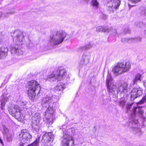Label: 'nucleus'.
Masks as SVG:
<instances>
[{
	"instance_id": "f257e3e1",
	"label": "nucleus",
	"mask_w": 146,
	"mask_h": 146,
	"mask_svg": "<svg viewBox=\"0 0 146 146\" xmlns=\"http://www.w3.org/2000/svg\"><path fill=\"white\" fill-rule=\"evenodd\" d=\"M130 89L128 87V84L126 82L121 84L118 88L113 84H111L110 86H108L109 92L114 98H117L119 93L125 94L129 91Z\"/></svg>"
},
{
	"instance_id": "f03ea898",
	"label": "nucleus",
	"mask_w": 146,
	"mask_h": 146,
	"mask_svg": "<svg viewBox=\"0 0 146 146\" xmlns=\"http://www.w3.org/2000/svg\"><path fill=\"white\" fill-rule=\"evenodd\" d=\"M26 87L29 98L31 100H33L36 94H38L40 92L39 84L36 81L33 80L28 82Z\"/></svg>"
},
{
	"instance_id": "7ed1b4c3",
	"label": "nucleus",
	"mask_w": 146,
	"mask_h": 146,
	"mask_svg": "<svg viewBox=\"0 0 146 146\" xmlns=\"http://www.w3.org/2000/svg\"><path fill=\"white\" fill-rule=\"evenodd\" d=\"M131 67L129 62L118 63L113 68L112 72L115 75L117 76L128 71Z\"/></svg>"
},
{
	"instance_id": "20e7f679",
	"label": "nucleus",
	"mask_w": 146,
	"mask_h": 146,
	"mask_svg": "<svg viewBox=\"0 0 146 146\" xmlns=\"http://www.w3.org/2000/svg\"><path fill=\"white\" fill-rule=\"evenodd\" d=\"M67 72L64 69L55 70L48 76L46 80L52 81L57 80L58 81L63 80L66 77Z\"/></svg>"
},
{
	"instance_id": "39448f33",
	"label": "nucleus",
	"mask_w": 146,
	"mask_h": 146,
	"mask_svg": "<svg viewBox=\"0 0 146 146\" xmlns=\"http://www.w3.org/2000/svg\"><path fill=\"white\" fill-rule=\"evenodd\" d=\"M66 36V34L62 31H57L56 34L52 36L50 42L54 44H59L64 40Z\"/></svg>"
},
{
	"instance_id": "423d86ee",
	"label": "nucleus",
	"mask_w": 146,
	"mask_h": 146,
	"mask_svg": "<svg viewBox=\"0 0 146 146\" xmlns=\"http://www.w3.org/2000/svg\"><path fill=\"white\" fill-rule=\"evenodd\" d=\"M132 112L133 113L131 115V118L132 123H134L135 124L138 123V120L135 118L137 115L142 118L143 121L146 120V119L143 115V111L141 108H134L133 109Z\"/></svg>"
},
{
	"instance_id": "0eeeda50",
	"label": "nucleus",
	"mask_w": 146,
	"mask_h": 146,
	"mask_svg": "<svg viewBox=\"0 0 146 146\" xmlns=\"http://www.w3.org/2000/svg\"><path fill=\"white\" fill-rule=\"evenodd\" d=\"M19 136V140L23 142L19 146H24V143H29L32 137L29 131L26 129H22Z\"/></svg>"
},
{
	"instance_id": "6e6552de",
	"label": "nucleus",
	"mask_w": 146,
	"mask_h": 146,
	"mask_svg": "<svg viewBox=\"0 0 146 146\" xmlns=\"http://www.w3.org/2000/svg\"><path fill=\"white\" fill-rule=\"evenodd\" d=\"M120 4L121 1L119 0L110 1L107 4L108 10L110 13H112L115 9H118Z\"/></svg>"
},
{
	"instance_id": "1a4fd4ad",
	"label": "nucleus",
	"mask_w": 146,
	"mask_h": 146,
	"mask_svg": "<svg viewBox=\"0 0 146 146\" xmlns=\"http://www.w3.org/2000/svg\"><path fill=\"white\" fill-rule=\"evenodd\" d=\"M21 111L19 109V107L17 105H15L13 108L9 110V112L13 117L18 120L20 121L21 120L23 117V115L21 114Z\"/></svg>"
},
{
	"instance_id": "9d476101",
	"label": "nucleus",
	"mask_w": 146,
	"mask_h": 146,
	"mask_svg": "<svg viewBox=\"0 0 146 146\" xmlns=\"http://www.w3.org/2000/svg\"><path fill=\"white\" fill-rule=\"evenodd\" d=\"M142 94L141 89L137 85H136L132 90L131 93V99L134 100L136 98L141 96Z\"/></svg>"
},
{
	"instance_id": "9b49d317",
	"label": "nucleus",
	"mask_w": 146,
	"mask_h": 146,
	"mask_svg": "<svg viewBox=\"0 0 146 146\" xmlns=\"http://www.w3.org/2000/svg\"><path fill=\"white\" fill-rule=\"evenodd\" d=\"M11 36L13 38V40L16 42H20L24 38L23 33L19 30H15L11 33ZM18 43L17 44H18Z\"/></svg>"
},
{
	"instance_id": "f8f14e48",
	"label": "nucleus",
	"mask_w": 146,
	"mask_h": 146,
	"mask_svg": "<svg viewBox=\"0 0 146 146\" xmlns=\"http://www.w3.org/2000/svg\"><path fill=\"white\" fill-rule=\"evenodd\" d=\"M54 139V135L52 133H46L43 135L42 142L46 144H50L53 142Z\"/></svg>"
},
{
	"instance_id": "ddd939ff",
	"label": "nucleus",
	"mask_w": 146,
	"mask_h": 146,
	"mask_svg": "<svg viewBox=\"0 0 146 146\" xmlns=\"http://www.w3.org/2000/svg\"><path fill=\"white\" fill-rule=\"evenodd\" d=\"M62 144L63 146H74V142L71 136L66 135L64 137Z\"/></svg>"
},
{
	"instance_id": "4468645a",
	"label": "nucleus",
	"mask_w": 146,
	"mask_h": 146,
	"mask_svg": "<svg viewBox=\"0 0 146 146\" xmlns=\"http://www.w3.org/2000/svg\"><path fill=\"white\" fill-rule=\"evenodd\" d=\"M43 120L44 121H45L47 124L51 125L53 123L54 120L53 115H52V116H51L49 114L47 111H45L43 114Z\"/></svg>"
},
{
	"instance_id": "2eb2a0df",
	"label": "nucleus",
	"mask_w": 146,
	"mask_h": 146,
	"mask_svg": "<svg viewBox=\"0 0 146 146\" xmlns=\"http://www.w3.org/2000/svg\"><path fill=\"white\" fill-rule=\"evenodd\" d=\"M9 98L6 96V94H4L0 97V101L1 103V108L2 110L5 109V106L6 103L8 101Z\"/></svg>"
},
{
	"instance_id": "dca6fc26",
	"label": "nucleus",
	"mask_w": 146,
	"mask_h": 146,
	"mask_svg": "<svg viewBox=\"0 0 146 146\" xmlns=\"http://www.w3.org/2000/svg\"><path fill=\"white\" fill-rule=\"evenodd\" d=\"M11 53H15L17 55H21L23 54V49L19 50L18 48V46L16 45L15 46L12 47L11 48Z\"/></svg>"
},
{
	"instance_id": "f3484780",
	"label": "nucleus",
	"mask_w": 146,
	"mask_h": 146,
	"mask_svg": "<svg viewBox=\"0 0 146 146\" xmlns=\"http://www.w3.org/2000/svg\"><path fill=\"white\" fill-rule=\"evenodd\" d=\"M90 58L84 54L79 62L80 66H82L83 65H86L89 62Z\"/></svg>"
},
{
	"instance_id": "a211bd4d",
	"label": "nucleus",
	"mask_w": 146,
	"mask_h": 146,
	"mask_svg": "<svg viewBox=\"0 0 146 146\" xmlns=\"http://www.w3.org/2000/svg\"><path fill=\"white\" fill-rule=\"evenodd\" d=\"M52 101V97H51L47 96L44 98L42 100V105L43 107H46L47 104H49Z\"/></svg>"
},
{
	"instance_id": "6ab92c4d",
	"label": "nucleus",
	"mask_w": 146,
	"mask_h": 146,
	"mask_svg": "<svg viewBox=\"0 0 146 146\" xmlns=\"http://www.w3.org/2000/svg\"><path fill=\"white\" fill-rule=\"evenodd\" d=\"M8 39L7 36L3 34V33L0 32V44L5 45L7 44Z\"/></svg>"
},
{
	"instance_id": "aec40b11",
	"label": "nucleus",
	"mask_w": 146,
	"mask_h": 146,
	"mask_svg": "<svg viewBox=\"0 0 146 146\" xmlns=\"http://www.w3.org/2000/svg\"><path fill=\"white\" fill-rule=\"evenodd\" d=\"M8 49L7 48L2 47L0 48V58L4 59L7 55Z\"/></svg>"
},
{
	"instance_id": "412c9836",
	"label": "nucleus",
	"mask_w": 146,
	"mask_h": 146,
	"mask_svg": "<svg viewBox=\"0 0 146 146\" xmlns=\"http://www.w3.org/2000/svg\"><path fill=\"white\" fill-rule=\"evenodd\" d=\"M111 28L107 27L99 26L96 28V31L97 32H109Z\"/></svg>"
},
{
	"instance_id": "4be33fe9",
	"label": "nucleus",
	"mask_w": 146,
	"mask_h": 146,
	"mask_svg": "<svg viewBox=\"0 0 146 146\" xmlns=\"http://www.w3.org/2000/svg\"><path fill=\"white\" fill-rule=\"evenodd\" d=\"M47 106L46 105V107H45L46 108V111H47L49 113L51 116H52V115H53V114L54 113V110L53 107L50 106L48 104H47Z\"/></svg>"
},
{
	"instance_id": "5701e85b",
	"label": "nucleus",
	"mask_w": 146,
	"mask_h": 146,
	"mask_svg": "<svg viewBox=\"0 0 146 146\" xmlns=\"http://www.w3.org/2000/svg\"><path fill=\"white\" fill-rule=\"evenodd\" d=\"M126 102L124 98H121L117 102L118 105L122 108H123L125 106Z\"/></svg>"
},
{
	"instance_id": "b1692460",
	"label": "nucleus",
	"mask_w": 146,
	"mask_h": 146,
	"mask_svg": "<svg viewBox=\"0 0 146 146\" xmlns=\"http://www.w3.org/2000/svg\"><path fill=\"white\" fill-rule=\"evenodd\" d=\"M33 119L37 123H39L41 119L40 113H35L34 115L33 116Z\"/></svg>"
},
{
	"instance_id": "393cba45",
	"label": "nucleus",
	"mask_w": 146,
	"mask_h": 146,
	"mask_svg": "<svg viewBox=\"0 0 146 146\" xmlns=\"http://www.w3.org/2000/svg\"><path fill=\"white\" fill-rule=\"evenodd\" d=\"M131 131L134 134L139 135L141 134V130L140 128L136 127H131Z\"/></svg>"
},
{
	"instance_id": "a878e982",
	"label": "nucleus",
	"mask_w": 146,
	"mask_h": 146,
	"mask_svg": "<svg viewBox=\"0 0 146 146\" xmlns=\"http://www.w3.org/2000/svg\"><path fill=\"white\" fill-rule=\"evenodd\" d=\"M112 81V79L110 74H108L107 78L106 79V84L108 85V86H110V84H111L113 83H111Z\"/></svg>"
},
{
	"instance_id": "bb28decb",
	"label": "nucleus",
	"mask_w": 146,
	"mask_h": 146,
	"mask_svg": "<svg viewBox=\"0 0 146 146\" xmlns=\"http://www.w3.org/2000/svg\"><path fill=\"white\" fill-rule=\"evenodd\" d=\"M18 105V106L19 107V108H23L25 109H27V103L26 102L20 101L19 102Z\"/></svg>"
},
{
	"instance_id": "cd10ccee",
	"label": "nucleus",
	"mask_w": 146,
	"mask_h": 146,
	"mask_svg": "<svg viewBox=\"0 0 146 146\" xmlns=\"http://www.w3.org/2000/svg\"><path fill=\"white\" fill-rule=\"evenodd\" d=\"M92 47V45L91 43L90 42L88 44H86L84 46H81L80 47V49L82 50L86 49H88L91 48Z\"/></svg>"
},
{
	"instance_id": "c85d7f7f",
	"label": "nucleus",
	"mask_w": 146,
	"mask_h": 146,
	"mask_svg": "<svg viewBox=\"0 0 146 146\" xmlns=\"http://www.w3.org/2000/svg\"><path fill=\"white\" fill-rule=\"evenodd\" d=\"M142 38L140 37H135L131 38V43L138 42L141 41Z\"/></svg>"
},
{
	"instance_id": "c756f323",
	"label": "nucleus",
	"mask_w": 146,
	"mask_h": 146,
	"mask_svg": "<svg viewBox=\"0 0 146 146\" xmlns=\"http://www.w3.org/2000/svg\"><path fill=\"white\" fill-rule=\"evenodd\" d=\"M65 88L64 86L62 85H58L54 88V89L56 91L55 92L58 91H62Z\"/></svg>"
},
{
	"instance_id": "7c9ffc66",
	"label": "nucleus",
	"mask_w": 146,
	"mask_h": 146,
	"mask_svg": "<svg viewBox=\"0 0 146 146\" xmlns=\"http://www.w3.org/2000/svg\"><path fill=\"white\" fill-rule=\"evenodd\" d=\"M40 137L36 138L35 141L31 144L28 145L27 146H38L39 142Z\"/></svg>"
},
{
	"instance_id": "2f4dec72",
	"label": "nucleus",
	"mask_w": 146,
	"mask_h": 146,
	"mask_svg": "<svg viewBox=\"0 0 146 146\" xmlns=\"http://www.w3.org/2000/svg\"><path fill=\"white\" fill-rule=\"evenodd\" d=\"M131 38H122L121 39V41L123 43H131Z\"/></svg>"
},
{
	"instance_id": "473e14b6",
	"label": "nucleus",
	"mask_w": 146,
	"mask_h": 146,
	"mask_svg": "<svg viewBox=\"0 0 146 146\" xmlns=\"http://www.w3.org/2000/svg\"><path fill=\"white\" fill-rule=\"evenodd\" d=\"M140 14L142 16H146V9L143 8H142L140 12Z\"/></svg>"
},
{
	"instance_id": "72a5a7b5",
	"label": "nucleus",
	"mask_w": 146,
	"mask_h": 146,
	"mask_svg": "<svg viewBox=\"0 0 146 146\" xmlns=\"http://www.w3.org/2000/svg\"><path fill=\"white\" fill-rule=\"evenodd\" d=\"M141 76V75L139 74H137L135 76V78L133 81L134 84H135L137 81L138 80H140Z\"/></svg>"
},
{
	"instance_id": "f704fd0d",
	"label": "nucleus",
	"mask_w": 146,
	"mask_h": 146,
	"mask_svg": "<svg viewBox=\"0 0 146 146\" xmlns=\"http://www.w3.org/2000/svg\"><path fill=\"white\" fill-rule=\"evenodd\" d=\"M92 4L94 6H95L97 7L99 5V3L97 2V0H92Z\"/></svg>"
},
{
	"instance_id": "c9c22d12",
	"label": "nucleus",
	"mask_w": 146,
	"mask_h": 146,
	"mask_svg": "<svg viewBox=\"0 0 146 146\" xmlns=\"http://www.w3.org/2000/svg\"><path fill=\"white\" fill-rule=\"evenodd\" d=\"M146 101V96L144 97L138 103L139 104H143Z\"/></svg>"
},
{
	"instance_id": "e433bc0d",
	"label": "nucleus",
	"mask_w": 146,
	"mask_h": 146,
	"mask_svg": "<svg viewBox=\"0 0 146 146\" xmlns=\"http://www.w3.org/2000/svg\"><path fill=\"white\" fill-rule=\"evenodd\" d=\"M132 105V104H128L126 106V109L127 111V112H128V111L130 110V109L131 107V106Z\"/></svg>"
},
{
	"instance_id": "4c0bfd02",
	"label": "nucleus",
	"mask_w": 146,
	"mask_h": 146,
	"mask_svg": "<svg viewBox=\"0 0 146 146\" xmlns=\"http://www.w3.org/2000/svg\"><path fill=\"white\" fill-rule=\"evenodd\" d=\"M123 32L125 34L129 33L130 32V30L128 28H127L124 30Z\"/></svg>"
},
{
	"instance_id": "58836bf2",
	"label": "nucleus",
	"mask_w": 146,
	"mask_h": 146,
	"mask_svg": "<svg viewBox=\"0 0 146 146\" xmlns=\"http://www.w3.org/2000/svg\"><path fill=\"white\" fill-rule=\"evenodd\" d=\"M141 0H129L132 3H136L140 2Z\"/></svg>"
},
{
	"instance_id": "ea45409f",
	"label": "nucleus",
	"mask_w": 146,
	"mask_h": 146,
	"mask_svg": "<svg viewBox=\"0 0 146 146\" xmlns=\"http://www.w3.org/2000/svg\"><path fill=\"white\" fill-rule=\"evenodd\" d=\"M136 25L137 27H142L143 25V23H142L140 22L137 23L136 24Z\"/></svg>"
},
{
	"instance_id": "a19ab883",
	"label": "nucleus",
	"mask_w": 146,
	"mask_h": 146,
	"mask_svg": "<svg viewBox=\"0 0 146 146\" xmlns=\"http://www.w3.org/2000/svg\"><path fill=\"white\" fill-rule=\"evenodd\" d=\"M101 17L103 19H106L107 18V15L104 14H102L101 16Z\"/></svg>"
},
{
	"instance_id": "79ce46f5",
	"label": "nucleus",
	"mask_w": 146,
	"mask_h": 146,
	"mask_svg": "<svg viewBox=\"0 0 146 146\" xmlns=\"http://www.w3.org/2000/svg\"><path fill=\"white\" fill-rule=\"evenodd\" d=\"M7 139L8 141H11L12 140V138L11 137H7Z\"/></svg>"
},
{
	"instance_id": "37998d69",
	"label": "nucleus",
	"mask_w": 146,
	"mask_h": 146,
	"mask_svg": "<svg viewBox=\"0 0 146 146\" xmlns=\"http://www.w3.org/2000/svg\"><path fill=\"white\" fill-rule=\"evenodd\" d=\"M3 129L4 130L5 132L6 133L8 131V129L7 128H6L5 127H4L3 128Z\"/></svg>"
},
{
	"instance_id": "c03bdc74",
	"label": "nucleus",
	"mask_w": 146,
	"mask_h": 146,
	"mask_svg": "<svg viewBox=\"0 0 146 146\" xmlns=\"http://www.w3.org/2000/svg\"><path fill=\"white\" fill-rule=\"evenodd\" d=\"M143 85L145 88H146V81H144Z\"/></svg>"
},
{
	"instance_id": "a18cd8bd",
	"label": "nucleus",
	"mask_w": 146,
	"mask_h": 146,
	"mask_svg": "<svg viewBox=\"0 0 146 146\" xmlns=\"http://www.w3.org/2000/svg\"><path fill=\"white\" fill-rule=\"evenodd\" d=\"M117 34L116 31L115 30L114 31V33L113 34L114 36H116Z\"/></svg>"
},
{
	"instance_id": "49530a36",
	"label": "nucleus",
	"mask_w": 146,
	"mask_h": 146,
	"mask_svg": "<svg viewBox=\"0 0 146 146\" xmlns=\"http://www.w3.org/2000/svg\"><path fill=\"white\" fill-rule=\"evenodd\" d=\"M128 6L129 7V8H130L131 7H134L135 6V5H131L129 4L128 3Z\"/></svg>"
},
{
	"instance_id": "de8ad7c7",
	"label": "nucleus",
	"mask_w": 146,
	"mask_h": 146,
	"mask_svg": "<svg viewBox=\"0 0 146 146\" xmlns=\"http://www.w3.org/2000/svg\"><path fill=\"white\" fill-rule=\"evenodd\" d=\"M66 127V125H62V126H61L60 127V129H64V127Z\"/></svg>"
},
{
	"instance_id": "09e8293b",
	"label": "nucleus",
	"mask_w": 146,
	"mask_h": 146,
	"mask_svg": "<svg viewBox=\"0 0 146 146\" xmlns=\"http://www.w3.org/2000/svg\"><path fill=\"white\" fill-rule=\"evenodd\" d=\"M11 13V12H9V13H7L6 14H5V17H7V16H8V15H7V14H9V13H10H10Z\"/></svg>"
},
{
	"instance_id": "8fccbe9b",
	"label": "nucleus",
	"mask_w": 146,
	"mask_h": 146,
	"mask_svg": "<svg viewBox=\"0 0 146 146\" xmlns=\"http://www.w3.org/2000/svg\"><path fill=\"white\" fill-rule=\"evenodd\" d=\"M144 33L146 35V29L144 31Z\"/></svg>"
},
{
	"instance_id": "3c124183",
	"label": "nucleus",
	"mask_w": 146,
	"mask_h": 146,
	"mask_svg": "<svg viewBox=\"0 0 146 146\" xmlns=\"http://www.w3.org/2000/svg\"><path fill=\"white\" fill-rule=\"evenodd\" d=\"M2 15V13L1 12H0V17Z\"/></svg>"
},
{
	"instance_id": "603ef678",
	"label": "nucleus",
	"mask_w": 146,
	"mask_h": 146,
	"mask_svg": "<svg viewBox=\"0 0 146 146\" xmlns=\"http://www.w3.org/2000/svg\"><path fill=\"white\" fill-rule=\"evenodd\" d=\"M62 131L63 132L64 131V130H62Z\"/></svg>"
}]
</instances>
